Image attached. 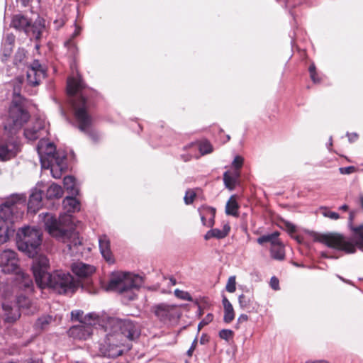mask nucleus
I'll list each match as a JSON object with an SVG mask.
<instances>
[{
    "instance_id": "1",
    "label": "nucleus",
    "mask_w": 363,
    "mask_h": 363,
    "mask_svg": "<svg viewBox=\"0 0 363 363\" xmlns=\"http://www.w3.org/2000/svg\"><path fill=\"white\" fill-rule=\"evenodd\" d=\"M102 330L105 339L99 344V352L111 358L122 355L126 340H134L140 333L139 325L129 318H108Z\"/></svg>"
},
{
    "instance_id": "2",
    "label": "nucleus",
    "mask_w": 363,
    "mask_h": 363,
    "mask_svg": "<svg viewBox=\"0 0 363 363\" xmlns=\"http://www.w3.org/2000/svg\"><path fill=\"white\" fill-rule=\"evenodd\" d=\"M62 205L67 213L61 215L58 220L52 214L46 213L43 215V222L50 235L64 242H68L67 246L71 248L72 245H81L79 238L71 230L72 217L69 214L80 210V203L71 195L65 197Z\"/></svg>"
},
{
    "instance_id": "3",
    "label": "nucleus",
    "mask_w": 363,
    "mask_h": 363,
    "mask_svg": "<svg viewBox=\"0 0 363 363\" xmlns=\"http://www.w3.org/2000/svg\"><path fill=\"white\" fill-rule=\"evenodd\" d=\"M49 269L50 262L47 257L40 255L33 259L32 270L39 287H49L58 294L74 292L77 285L69 273L55 270L50 274Z\"/></svg>"
},
{
    "instance_id": "4",
    "label": "nucleus",
    "mask_w": 363,
    "mask_h": 363,
    "mask_svg": "<svg viewBox=\"0 0 363 363\" xmlns=\"http://www.w3.org/2000/svg\"><path fill=\"white\" fill-rule=\"evenodd\" d=\"M85 85L81 77H70L67 80V93L72 97L70 101L79 123L80 130L86 133L91 125L92 119L88 113V103L84 92Z\"/></svg>"
},
{
    "instance_id": "5",
    "label": "nucleus",
    "mask_w": 363,
    "mask_h": 363,
    "mask_svg": "<svg viewBox=\"0 0 363 363\" xmlns=\"http://www.w3.org/2000/svg\"><path fill=\"white\" fill-rule=\"evenodd\" d=\"M354 235L352 239L345 238L337 233H310L313 241L318 242L328 247L344 251L346 253H354L357 247L363 250V225L352 228Z\"/></svg>"
},
{
    "instance_id": "6",
    "label": "nucleus",
    "mask_w": 363,
    "mask_h": 363,
    "mask_svg": "<svg viewBox=\"0 0 363 363\" xmlns=\"http://www.w3.org/2000/svg\"><path fill=\"white\" fill-rule=\"evenodd\" d=\"M23 200L13 197L0 205V245L6 242L14 233L12 224L21 217L23 212H18L23 206Z\"/></svg>"
},
{
    "instance_id": "7",
    "label": "nucleus",
    "mask_w": 363,
    "mask_h": 363,
    "mask_svg": "<svg viewBox=\"0 0 363 363\" xmlns=\"http://www.w3.org/2000/svg\"><path fill=\"white\" fill-rule=\"evenodd\" d=\"M141 284V277L130 273H119L110 280L106 290L116 291L123 294L128 300H133L136 296L133 291Z\"/></svg>"
},
{
    "instance_id": "8",
    "label": "nucleus",
    "mask_w": 363,
    "mask_h": 363,
    "mask_svg": "<svg viewBox=\"0 0 363 363\" xmlns=\"http://www.w3.org/2000/svg\"><path fill=\"white\" fill-rule=\"evenodd\" d=\"M18 248L28 256H33L41 244L42 233L38 229L25 227L18 233Z\"/></svg>"
},
{
    "instance_id": "9",
    "label": "nucleus",
    "mask_w": 363,
    "mask_h": 363,
    "mask_svg": "<svg viewBox=\"0 0 363 363\" xmlns=\"http://www.w3.org/2000/svg\"><path fill=\"white\" fill-rule=\"evenodd\" d=\"M30 118L29 113L26 111L22 104L13 101L9 108V118L4 125V130L9 134H16Z\"/></svg>"
},
{
    "instance_id": "10",
    "label": "nucleus",
    "mask_w": 363,
    "mask_h": 363,
    "mask_svg": "<svg viewBox=\"0 0 363 363\" xmlns=\"http://www.w3.org/2000/svg\"><path fill=\"white\" fill-rule=\"evenodd\" d=\"M100 321V318L97 314L88 313L84 315L82 323L69 328V335L79 340H86L93 333L92 325L99 323Z\"/></svg>"
},
{
    "instance_id": "11",
    "label": "nucleus",
    "mask_w": 363,
    "mask_h": 363,
    "mask_svg": "<svg viewBox=\"0 0 363 363\" xmlns=\"http://www.w3.org/2000/svg\"><path fill=\"white\" fill-rule=\"evenodd\" d=\"M16 134H9L4 130V136L0 140V160L2 161L10 160L18 152L19 143Z\"/></svg>"
},
{
    "instance_id": "12",
    "label": "nucleus",
    "mask_w": 363,
    "mask_h": 363,
    "mask_svg": "<svg viewBox=\"0 0 363 363\" xmlns=\"http://www.w3.org/2000/svg\"><path fill=\"white\" fill-rule=\"evenodd\" d=\"M152 311L160 320L164 323L175 322L181 315L179 307L164 303L154 306Z\"/></svg>"
},
{
    "instance_id": "13",
    "label": "nucleus",
    "mask_w": 363,
    "mask_h": 363,
    "mask_svg": "<svg viewBox=\"0 0 363 363\" xmlns=\"http://www.w3.org/2000/svg\"><path fill=\"white\" fill-rule=\"evenodd\" d=\"M37 150L43 168L48 169L50 163L54 162L56 159H60L56 157V148L52 143L41 140Z\"/></svg>"
},
{
    "instance_id": "14",
    "label": "nucleus",
    "mask_w": 363,
    "mask_h": 363,
    "mask_svg": "<svg viewBox=\"0 0 363 363\" xmlns=\"http://www.w3.org/2000/svg\"><path fill=\"white\" fill-rule=\"evenodd\" d=\"M18 259L14 251L6 250L0 252V267L4 273L18 272Z\"/></svg>"
},
{
    "instance_id": "15",
    "label": "nucleus",
    "mask_w": 363,
    "mask_h": 363,
    "mask_svg": "<svg viewBox=\"0 0 363 363\" xmlns=\"http://www.w3.org/2000/svg\"><path fill=\"white\" fill-rule=\"evenodd\" d=\"M45 77V70L38 60H34L27 70V80L29 84L36 86Z\"/></svg>"
},
{
    "instance_id": "16",
    "label": "nucleus",
    "mask_w": 363,
    "mask_h": 363,
    "mask_svg": "<svg viewBox=\"0 0 363 363\" xmlns=\"http://www.w3.org/2000/svg\"><path fill=\"white\" fill-rule=\"evenodd\" d=\"M3 311L4 312V319L6 322L13 323L20 317V309L15 305L4 302L2 303Z\"/></svg>"
},
{
    "instance_id": "17",
    "label": "nucleus",
    "mask_w": 363,
    "mask_h": 363,
    "mask_svg": "<svg viewBox=\"0 0 363 363\" xmlns=\"http://www.w3.org/2000/svg\"><path fill=\"white\" fill-rule=\"evenodd\" d=\"M72 270L79 277H87L94 272L95 268L94 266L83 262H76L72 264Z\"/></svg>"
},
{
    "instance_id": "18",
    "label": "nucleus",
    "mask_w": 363,
    "mask_h": 363,
    "mask_svg": "<svg viewBox=\"0 0 363 363\" xmlns=\"http://www.w3.org/2000/svg\"><path fill=\"white\" fill-rule=\"evenodd\" d=\"M100 252L104 258L108 262H113L112 253L110 246V240L105 235H101L99 238Z\"/></svg>"
},
{
    "instance_id": "19",
    "label": "nucleus",
    "mask_w": 363,
    "mask_h": 363,
    "mask_svg": "<svg viewBox=\"0 0 363 363\" xmlns=\"http://www.w3.org/2000/svg\"><path fill=\"white\" fill-rule=\"evenodd\" d=\"M45 122L37 121L32 128H27L24 131L25 137L30 140H35L43 135Z\"/></svg>"
},
{
    "instance_id": "20",
    "label": "nucleus",
    "mask_w": 363,
    "mask_h": 363,
    "mask_svg": "<svg viewBox=\"0 0 363 363\" xmlns=\"http://www.w3.org/2000/svg\"><path fill=\"white\" fill-rule=\"evenodd\" d=\"M11 26L18 30H23L29 35L30 21L24 16L18 14L13 17Z\"/></svg>"
},
{
    "instance_id": "21",
    "label": "nucleus",
    "mask_w": 363,
    "mask_h": 363,
    "mask_svg": "<svg viewBox=\"0 0 363 363\" xmlns=\"http://www.w3.org/2000/svg\"><path fill=\"white\" fill-rule=\"evenodd\" d=\"M42 206V193L40 190H35L29 197L28 210L30 212L35 213Z\"/></svg>"
},
{
    "instance_id": "22",
    "label": "nucleus",
    "mask_w": 363,
    "mask_h": 363,
    "mask_svg": "<svg viewBox=\"0 0 363 363\" xmlns=\"http://www.w3.org/2000/svg\"><path fill=\"white\" fill-rule=\"evenodd\" d=\"M240 307L242 309L250 310L254 309V296L252 293L247 290L238 297Z\"/></svg>"
},
{
    "instance_id": "23",
    "label": "nucleus",
    "mask_w": 363,
    "mask_h": 363,
    "mask_svg": "<svg viewBox=\"0 0 363 363\" xmlns=\"http://www.w3.org/2000/svg\"><path fill=\"white\" fill-rule=\"evenodd\" d=\"M230 230V227L228 224H225L222 229L213 228L208 230L204 236L205 240H209L212 238L217 239H222L226 237Z\"/></svg>"
},
{
    "instance_id": "24",
    "label": "nucleus",
    "mask_w": 363,
    "mask_h": 363,
    "mask_svg": "<svg viewBox=\"0 0 363 363\" xmlns=\"http://www.w3.org/2000/svg\"><path fill=\"white\" fill-rule=\"evenodd\" d=\"M45 29V21L40 17H38L35 22L31 24L30 21L29 34L31 33L33 37L38 39L40 38L43 31Z\"/></svg>"
},
{
    "instance_id": "25",
    "label": "nucleus",
    "mask_w": 363,
    "mask_h": 363,
    "mask_svg": "<svg viewBox=\"0 0 363 363\" xmlns=\"http://www.w3.org/2000/svg\"><path fill=\"white\" fill-rule=\"evenodd\" d=\"M16 306L26 314L33 313L36 308L32 306L30 301L25 296H19L17 298Z\"/></svg>"
},
{
    "instance_id": "26",
    "label": "nucleus",
    "mask_w": 363,
    "mask_h": 363,
    "mask_svg": "<svg viewBox=\"0 0 363 363\" xmlns=\"http://www.w3.org/2000/svg\"><path fill=\"white\" fill-rule=\"evenodd\" d=\"M223 306L224 308L223 320L226 323H230L235 318V312L233 307L228 299L224 296L223 298Z\"/></svg>"
},
{
    "instance_id": "27",
    "label": "nucleus",
    "mask_w": 363,
    "mask_h": 363,
    "mask_svg": "<svg viewBox=\"0 0 363 363\" xmlns=\"http://www.w3.org/2000/svg\"><path fill=\"white\" fill-rule=\"evenodd\" d=\"M63 183L64 187L69 194L77 196L79 194V189L77 186L74 177L72 176H67L64 178Z\"/></svg>"
},
{
    "instance_id": "28",
    "label": "nucleus",
    "mask_w": 363,
    "mask_h": 363,
    "mask_svg": "<svg viewBox=\"0 0 363 363\" xmlns=\"http://www.w3.org/2000/svg\"><path fill=\"white\" fill-rule=\"evenodd\" d=\"M271 257L277 260H283L285 257V251L283 244L278 241L276 244H274L270 249Z\"/></svg>"
},
{
    "instance_id": "29",
    "label": "nucleus",
    "mask_w": 363,
    "mask_h": 363,
    "mask_svg": "<svg viewBox=\"0 0 363 363\" xmlns=\"http://www.w3.org/2000/svg\"><path fill=\"white\" fill-rule=\"evenodd\" d=\"M206 215L201 214V219L203 225L211 227L214 224L216 211L212 208L205 209Z\"/></svg>"
},
{
    "instance_id": "30",
    "label": "nucleus",
    "mask_w": 363,
    "mask_h": 363,
    "mask_svg": "<svg viewBox=\"0 0 363 363\" xmlns=\"http://www.w3.org/2000/svg\"><path fill=\"white\" fill-rule=\"evenodd\" d=\"M239 206L236 201L235 196H231L225 206V213L233 216H238Z\"/></svg>"
},
{
    "instance_id": "31",
    "label": "nucleus",
    "mask_w": 363,
    "mask_h": 363,
    "mask_svg": "<svg viewBox=\"0 0 363 363\" xmlns=\"http://www.w3.org/2000/svg\"><path fill=\"white\" fill-rule=\"evenodd\" d=\"M63 194V190L60 185L52 184L47 189L46 197L48 199H59Z\"/></svg>"
},
{
    "instance_id": "32",
    "label": "nucleus",
    "mask_w": 363,
    "mask_h": 363,
    "mask_svg": "<svg viewBox=\"0 0 363 363\" xmlns=\"http://www.w3.org/2000/svg\"><path fill=\"white\" fill-rule=\"evenodd\" d=\"M62 160L63 158L56 159L54 162L50 163L48 168H50V172L54 178L58 179L62 175V170L63 169Z\"/></svg>"
},
{
    "instance_id": "33",
    "label": "nucleus",
    "mask_w": 363,
    "mask_h": 363,
    "mask_svg": "<svg viewBox=\"0 0 363 363\" xmlns=\"http://www.w3.org/2000/svg\"><path fill=\"white\" fill-rule=\"evenodd\" d=\"M279 235V233L277 231L272 234L264 235L257 239V242L260 245H262L265 242H270L272 247L274 245V244H276L278 241H279V239L278 238Z\"/></svg>"
},
{
    "instance_id": "34",
    "label": "nucleus",
    "mask_w": 363,
    "mask_h": 363,
    "mask_svg": "<svg viewBox=\"0 0 363 363\" xmlns=\"http://www.w3.org/2000/svg\"><path fill=\"white\" fill-rule=\"evenodd\" d=\"M223 182L225 187L230 190H233L238 182L234 177H233L230 174V172L229 171L224 172Z\"/></svg>"
},
{
    "instance_id": "35",
    "label": "nucleus",
    "mask_w": 363,
    "mask_h": 363,
    "mask_svg": "<svg viewBox=\"0 0 363 363\" xmlns=\"http://www.w3.org/2000/svg\"><path fill=\"white\" fill-rule=\"evenodd\" d=\"M14 41L15 36L13 34H8L4 43V52L6 56L11 54Z\"/></svg>"
},
{
    "instance_id": "36",
    "label": "nucleus",
    "mask_w": 363,
    "mask_h": 363,
    "mask_svg": "<svg viewBox=\"0 0 363 363\" xmlns=\"http://www.w3.org/2000/svg\"><path fill=\"white\" fill-rule=\"evenodd\" d=\"M174 295L177 298H179L182 300L189 301H192L191 296L188 292L182 291V290L176 289L174 291Z\"/></svg>"
},
{
    "instance_id": "37",
    "label": "nucleus",
    "mask_w": 363,
    "mask_h": 363,
    "mask_svg": "<svg viewBox=\"0 0 363 363\" xmlns=\"http://www.w3.org/2000/svg\"><path fill=\"white\" fill-rule=\"evenodd\" d=\"M199 150L202 155L211 153L213 150L211 145L207 142L204 141L201 143L199 145Z\"/></svg>"
},
{
    "instance_id": "38",
    "label": "nucleus",
    "mask_w": 363,
    "mask_h": 363,
    "mask_svg": "<svg viewBox=\"0 0 363 363\" xmlns=\"http://www.w3.org/2000/svg\"><path fill=\"white\" fill-rule=\"evenodd\" d=\"M234 333L229 329H223L219 332V337L226 341H229L233 337Z\"/></svg>"
},
{
    "instance_id": "39",
    "label": "nucleus",
    "mask_w": 363,
    "mask_h": 363,
    "mask_svg": "<svg viewBox=\"0 0 363 363\" xmlns=\"http://www.w3.org/2000/svg\"><path fill=\"white\" fill-rule=\"evenodd\" d=\"M196 197V193L192 189H188L186 191L184 200L186 205H189L193 203Z\"/></svg>"
},
{
    "instance_id": "40",
    "label": "nucleus",
    "mask_w": 363,
    "mask_h": 363,
    "mask_svg": "<svg viewBox=\"0 0 363 363\" xmlns=\"http://www.w3.org/2000/svg\"><path fill=\"white\" fill-rule=\"evenodd\" d=\"M225 289L230 293L235 292L236 289L235 277H230L227 282Z\"/></svg>"
},
{
    "instance_id": "41",
    "label": "nucleus",
    "mask_w": 363,
    "mask_h": 363,
    "mask_svg": "<svg viewBox=\"0 0 363 363\" xmlns=\"http://www.w3.org/2000/svg\"><path fill=\"white\" fill-rule=\"evenodd\" d=\"M52 321L51 316H44L38 319L37 325L43 328L45 325H48Z\"/></svg>"
},
{
    "instance_id": "42",
    "label": "nucleus",
    "mask_w": 363,
    "mask_h": 363,
    "mask_svg": "<svg viewBox=\"0 0 363 363\" xmlns=\"http://www.w3.org/2000/svg\"><path fill=\"white\" fill-rule=\"evenodd\" d=\"M213 319V315L211 313H208L206 317L199 323L198 330L199 331L205 325L211 323Z\"/></svg>"
},
{
    "instance_id": "43",
    "label": "nucleus",
    "mask_w": 363,
    "mask_h": 363,
    "mask_svg": "<svg viewBox=\"0 0 363 363\" xmlns=\"http://www.w3.org/2000/svg\"><path fill=\"white\" fill-rule=\"evenodd\" d=\"M322 213L325 217L329 218L333 220H337L340 218V215L337 213L330 211L328 210L327 208H324Z\"/></svg>"
},
{
    "instance_id": "44",
    "label": "nucleus",
    "mask_w": 363,
    "mask_h": 363,
    "mask_svg": "<svg viewBox=\"0 0 363 363\" xmlns=\"http://www.w3.org/2000/svg\"><path fill=\"white\" fill-rule=\"evenodd\" d=\"M243 162L244 159L241 156L237 155L232 162V166L236 169H240L243 164Z\"/></svg>"
},
{
    "instance_id": "45",
    "label": "nucleus",
    "mask_w": 363,
    "mask_h": 363,
    "mask_svg": "<svg viewBox=\"0 0 363 363\" xmlns=\"http://www.w3.org/2000/svg\"><path fill=\"white\" fill-rule=\"evenodd\" d=\"M83 311L80 310L73 311L71 313L72 319L79 320L82 323V320H84V316H83Z\"/></svg>"
},
{
    "instance_id": "46",
    "label": "nucleus",
    "mask_w": 363,
    "mask_h": 363,
    "mask_svg": "<svg viewBox=\"0 0 363 363\" xmlns=\"http://www.w3.org/2000/svg\"><path fill=\"white\" fill-rule=\"evenodd\" d=\"M340 172L342 174H350L354 172L355 168L353 166L346 167H341L340 168Z\"/></svg>"
},
{
    "instance_id": "47",
    "label": "nucleus",
    "mask_w": 363,
    "mask_h": 363,
    "mask_svg": "<svg viewBox=\"0 0 363 363\" xmlns=\"http://www.w3.org/2000/svg\"><path fill=\"white\" fill-rule=\"evenodd\" d=\"M270 286L274 289L278 290L279 289V282L277 278L273 277L270 279Z\"/></svg>"
},
{
    "instance_id": "48",
    "label": "nucleus",
    "mask_w": 363,
    "mask_h": 363,
    "mask_svg": "<svg viewBox=\"0 0 363 363\" xmlns=\"http://www.w3.org/2000/svg\"><path fill=\"white\" fill-rule=\"evenodd\" d=\"M309 72L311 79L314 82H318L319 80L316 79V72H315V67L313 65H311L309 67Z\"/></svg>"
},
{
    "instance_id": "49",
    "label": "nucleus",
    "mask_w": 363,
    "mask_h": 363,
    "mask_svg": "<svg viewBox=\"0 0 363 363\" xmlns=\"http://www.w3.org/2000/svg\"><path fill=\"white\" fill-rule=\"evenodd\" d=\"M65 23V19L63 17H60L54 21V25L56 29H59L63 26Z\"/></svg>"
},
{
    "instance_id": "50",
    "label": "nucleus",
    "mask_w": 363,
    "mask_h": 363,
    "mask_svg": "<svg viewBox=\"0 0 363 363\" xmlns=\"http://www.w3.org/2000/svg\"><path fill=\"white\" fill-rule=\"evenodd\" d=\"M197 345V338H195L191 344V347L187 351V355L189 357H191L193 354V352L194 351Z\"/></svg>"
},
{
    "instance_id": "51",
    "label": "nucleus",
    "mask_w": 363,
    "mask_h": 363,
    "mask_svg": "<svg viewBox=\"0 0 363 363\" xmlns=\"http://www.w3.org/2000/svg\"><path fill=\"white\" fill-rule=\"evenodd\" d=\"M248 319V316L245 314H241L238 318V323H241L243 322H246Z\"/></svg>"
},
{
    "instance_id": "52",
    "label": "nucleus",
    "mask_w": 363,
    "mask_h": 363,
    "mask_svg": "<svg viewBox=\"0 0 363 363\" xmlns=\"http://www.w3.org/2000/svg\"><path fill=\"white\" fill-rule=\"evenodd\" d=\"M230 174L238 182V179L240 177L239 169H235V170L233 172H230Z\"/></svg>"
},
{
    "instance_id": "53",
    "label": "nucleus",
    "mask_w": 363,
    "mask_h": 363,
    "mask_svg": "<svg viewBox=\"0 0 363 363\" xmlns=\"http://www.w3.org/2000/svg\"><path fill=\"white\" fill-rule=\"evenodd\" d=\"M23 6H26L31 0H19Z\"/></svg>"
},
{
    "instance_id": "54",
    "label": "nucleus",
    "mask_w": 363,
    "mask_h": 363,
    "mask_svg": "<svg viewBox=\"0 0 363 363\" xmlns=\"http://www.w3.org/2000/svg\"><path fill=\"white\" fill-rule=\"evenodd\" d=\"M348 208H349V207H348V206H347V205H346V204H344V205L341 206L339 208V209H340V210L345 211H347V210H348Z\"/></svg>"
},
{
    "instance_id": "55",
    "label": "nucleus",
    "mask_w": 363,
    "mask_h": 363,
    "mask_svg": "<svg viewBox=\"0 0 363 363\" xmlns=\"http://www.w3.org/2000/svg\"><path fill=\"white\" fill-rule=\"evenodd\" d=\"M306 363H328V362H326V361L319 360V361H310V362H306Z\"/></svg>"
},
{
    "instance_id": "56",
    "label": "nucleus",
    "mask_w": 363,
    "mask_h": 363,
    "mask_svg": "<svg viewBox=\"0 0 363 363\" xmlns=\"http://www.w3.org/2000/svg\"><path fill=\"white\" fill-rule=\"evenodd\" d=\"M357 138V134H354L353 135H352L351 137L349 136V140L350 142L354 140L356 138Z\"/></svg>"
},
{
    "instance_id": "57",
    "label": "nucleus",
    "mask_w": 363,
    "mask_h": 363,
    "mask_svg": "<svg viewBox=\"0 0 363 363\" xmlns=\"http://www.w3.org/2000/svg\"><path fill=\"white\" fill-rule=\"evenodd\" d=\"M182 157L185 162H187V161L190 160V159H191V156H189V155H186V156L182 155Z\"/></svg>"
},
{
    "instance_id": "58",
    "label": "nucleus",
    "mask_w": 363,
    "mask_h": 363,
    "mask_svg": "<svg viewBox=\"0 0 363 363\" xmlns=\"http://www.w3.org/2000/svg\"><path fill=\"white\" fill-rule=\"evenodd\" d=\"M169 282L171 283V284L173 286L177 284L176 279H174L173 277L169 278Z\"/></svg>"
},
{
    "instance_id": "59",
    "label": "nucleus",
    "mask_w": 363,
    "mask_h": 363,
    "mask_svg": "<svg viewBox=\"0 0 363 363\" xmlns=\"http://www.w3.org/2000/svg\"><path fill=\"white\" fill-rule=\"evenodd\" d=\"M18 56H19V61H21L23 57H24V53L19 52L16 55V57H18Z\"/></svg>"
},
{
    "instance_id": "60",
    "label": "nucleus",
    "mask_w": 363,
    "mask_h": 363,
    "mask_svg": "<svg viewBox=\"0 0 363 363\" xmlns=\"http://www.w3.org/2000/svg\"><path fill=\"white\" fill-rule=\"evenodd\" d=\"M354 212L351 211L350 213V217H349L350 220L352 221L354 219Z\"/></svg>"
},
{
    "instance_id": "61",
    "label": "nucleus",
    "mask_w": 363,
    "mask_h": 363,
    "mask_svg": "<svg viewBox=\"0 0 363 363\" xmlns=\"http://www.w3.org/2000/svg\"><path fill=\"white\" fill-rule=\"evenodd\" d=\"M359 201H360V205H361L362 208H363V195L360 196Z\"/></svg>"
},
{
    "instance_id": "62",
    "label": "nucleus",
    "mask_w": 363,
    "mask_h": 363,
    "mask_svg": "<svg viewBox=\"0 0 363 363\" xmlns=\"http://www.w3.org/2000/svg\"><path fill=\"white\" fill-rule=\"evenodd\" d=\"M13 94H14V95H16V96L19 98V99H21V96H20L19 94H18V93H17V89H16V88H15V89H14Z\"/></svg>"
},
{
    "instance_id": "63",
    "label": "nucleus",
    "mask_w": 363,
    "mask_h": 363,
    "mask_svg": "<svg viewBox=\"0 0 363 363\" xmlns=\"http://www.w3.org/2000/svg\"><path fill=\"white\" fill-rule=\"evenodd\" d=\"M72 41H71V40H69V41L65 42V45H66V46H68L69 45H70V44H72Z\"/></svg>"
},
{
    "instance_id": "64",
    "label": "nucleus",
    "mask_w": 363,
    "mask_h": 363,
    "mask_svg": "<svg viewBox=\"0 0 363 363\" xmlns=\"http://www.w3.org/2000/svg\"><path fill=\"white\" fill-rule=\"evenodd\" d=\"M296 240L298 242H301V240L299 237H296Z\"/></svg>"
}]
</instances>
